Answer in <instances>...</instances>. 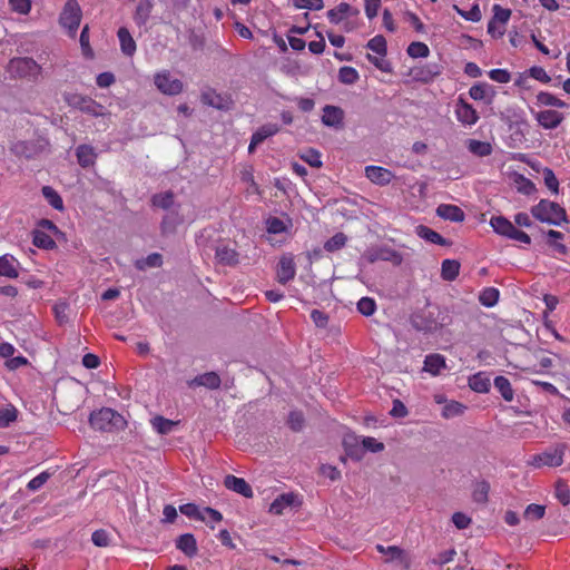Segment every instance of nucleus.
Returning <instances> with one entry per match:
<instances>
[{
	"label": "nucleus",
	"mask_w": 570,
	"mask_h": 570,
	"mask_svg": "<svg viewBox=\"0 0 570 570\" xmlns=\"http://www.w3.org/2000/svg\"><path fill=\"white\" fill-rule=\"evenodd\" d=\"M547 236L549 238V245L552 246L559 254L566 255L568 253V248L566 245L554 242L556 239H563V234L561 232L550 229L547 233Z\"/></svg>",
	"instance_id": "52"
},
{
	"label": "nucleus",
	"mask_w": 570,
	"mask_h": 570,
	"mask_svg": "<svg viewBox=\"0 0 570 570\" xmlns=\"http://www.w3.org/2000/svg\"><path fill=\"white\" fill-rule=\"evenodd\" d=\"M363 258L370 264L377 261L392 262L394 264H401L402 262L401 255L387 246L367 248L363 254Z\"/></svg>",
	"instance_id": "10"
},
{
	"label": "nucleus",
	"mask_w": 570,
	"mask_h": 570,
	"mask_svg": "<svg viewBox=\"0 0 570 570\" xmlns=\"http://www.w3.org/2000/svg\"><path fill=\"white\" fill-rule=\"evenodd\" d=\"M490 225L494 232L501 236L508 237L521 242L523 244H530V236L518 229L509 219L503 216H493L490 220Z\"/></svg>",
	"instance_id": "6"
},
{
	"label": "nucleus",
	"mask_w": 570,
	"mask_h": 570,
	"mask_svg": "<svg viewBox=\"0 0 570 570\" xmlns=\"http://www.w3.org/2000/svg\"><path fill=\"white\" fill-rule=\"evenodd\" d=\"M19 262L10 254L0 256V276L17 278Z\"/></svg>",
	"instance_id": "25"
},
{
	"label": "nucleus",
	"mask_w": 570,
	"mask_h": 570,
	"mask_svg": "<svg viewBox=\"0 0 570 570\" xmlns=\"http://www.w3.org/2000/svg\"><path fill=\"white\" fill-rule=\"evenodd\" d=\"M442 72V66L439 63H425L423 66H417L412 68L411 75L415 81L422 83H429L433 81V79L440 76Z\"/></svg>",
	"instance_id": "12"
},
{
	"label": "nucleus",
	"mask_w": 570,
	"mask_h": 570,
	"mask_svg": "<svg viewBox=\"0 0 570 570\" xmlns=\"http://www.w3.org/2000/svg\"><path fill=\"white\" fill-rule=\"evenodd\" d=\"M494 386L507 402H511L513 400L514 392L510 381L507 377L497 376L494 379Z\"/></svg>",
	"instance_id": "38"
},
{
	"label": "nucleus",
	"mask_w": 570,
	"mask_h": 570,
	"mask_svg": "<svg viewBox=\"0 0 570 570\" xmlns=\"http://www.w3.org/2000/svg\"><path fill=\"white\" fill-rule=\"evenodd\" d=\"M542 174H543L544 185L548 187V189L554 194H558L559 193V180L556 177L553 170L546 167L543 169Z\"/></svg>",
	"instance_id": "58"
},
{
	"label": "nucleus",
	"mask_w": 570,
	"mask_h": 570,
	"mask_svg": "<svg viewBox=\"0 0 570 570\" xmlns=\"http://www.w3.org/2000/svg\"><path fill=\"white\" fill-rule=\"evenodd\" d=\"M32 244L38 248L52 249L56 247V242L45 232L35 230Z\"/></svg>",
	"instance_id": "43"
},
{
	"label": "nucleus",
	"mask_w": 570,
	"mask_h": 570,
	"mask_svg": "<svg viewBox=\"0 0 570 570\" xmlns=\"http://www.w3.org/2000/svg\"><path fill=\"white\" fill-rule=\"evenodd\" d=\"M90 426L97 431L115 432L124 430L127 422L121 414L110 407H101L89 416Z\"/></svg>",
	"instance_id": "2"
},
{
	"label": "nucleus",
	"mask_w": 570,
	"mask_h": 570,
	"mask_svg": "<svg viewBox=\"0 0 570 570\" xmlns=\"http://www.w3.org/2000/svg\"><path fill=\"white\" fill-rule=\"evenodd\" d=\"M546 507L540 504H529L524 510L523 517L528 520H540L544 517Z\"/></svg>",
	"instance_id": "57"
},
{
	"label": "nucleus",
	"mask_w": 570,
	"mask_h": 570,
	"mask_svg": "<svg viewBox=\"0 0 570 570\" xmlns=\"http://www.w3.org/2000/svg\"><path fill=\"white\" fill-rule=\"evenodd\" d=\"M215 258L220 265L236 266L239 262V254L234 248L222 245L216 247Z\"/></svg>",
	"instance_id": "22"
},
{
	"label": "nucleus",
	"mask_w": 570,
	"mask_h": 570,
	"mask_svg": "<svg viewBox=\"0 0 570 570\" xmlns=\"http://www.w3.org/2000/svg\"><path fill=\"white\" fill-rule=\"evenodd\" d=\"M514 181L517 190L523 195L530 196L537 191L534 183L523 175H518Z\"/></svg>",
	"instance_id": "47"
},
{
	"label": "nucleus",
	"mask_w": 570,
	"mask_h": 570,
	"mask_svg": "<svg viewBox=\"0 0 570 570\" xmlns=\"http://www.w3.org/2000/svg\"><path fill=\"white\" fill-rule=\"evenodd\" d=\"M531 214L535 219L551 225L559 226L561 223L568 222L566 209L558 203L548 199H541L532 206Z\"/></svg>",
	"instance_id": "3"
},
{
	"label": "nucleus",
	"mask_w": 570,
	"mask_h": 570,
	"mask_svg": "<svg viewBox=\"0 0 570 570\" xmlns=\"http://www.w3.org/2000/svg\"><path fill=\"white\" fill-rule=\"evenodd\" d=\"M279 127L276 124H266L261 126L253 135L254 144H262L268 137L276 135Z\"/></svg>",
	"instance_id": "37"
},
{
	"label": "nucleus",
	"mask_w": 570,
	"mask_h": 570,
	"mask_svg": "<svg viewBox=\"0 0 570 570\" xmlns=\"http://www.w3.org/2000/svg\"><path fill=\"white\" fill-rule=\"evenodd\" d=\"M296 266L292 255H283L277 264L276 275L281 284H286L295 277Z\"/></svg>",
	"instance_id": "15"
},
{
	"label": "nucleus",
	"mask_w": 570,
	"mask_h": 570,
	"mask_svg": "<svg viewBox=\"0 0 570 570\" xmlns=\"http://www.w3.org/2000/svg\"><path fill=\"white\" fill-rule=\"evenodd\" d=\"M179 510L183 514H185L188 518L196 519L204 521L205 517L204 513H202L198 509V507L194 503H186L179 507Z\"/></svg>",
	"instance_id": "59"
},
{
	"label": "nucleus",
	"mask_w": 570,
	"mask_h": 570,
	"mask_svg": "<svg viewBox=\"0 0 570 570\" xmlns=\"http://www.w3.org/2000/svg\"><path fill=\"white\" fill-rule=\"evenodd\" d=\"M150 422L154 430L161 435L170 433L171 430L178 424V422L166 419L161 415L155 416Z\"/></svg>",
	"instance_id": "36"
},
{
	"label": "nucleus",
	"mask_w": 570,
	"mask_h": 570,
	"mask_svg": "<svg viewBox=\"0 0 570 570\" xmlns=\"http://www.w3.org/2000/svg\"><path fill=\"white\" fill-rule=\"evenodd\" d=\"M537 101L539 105H542V106H551V107H557V108L567 107V104L563 100L557 98L556 96H553L552 94L547 92V91H540L537 95Z\"/></svg>",
	"instance_id": "44"
},
{
	"label": "nucleus",
	"mask_w": 570,
	"mask_h": 570,
	"mask_svg": "<svg viewBox=\"0 0 570 570\" xmlns=\"http://www.w3.org/2000/svg\"><path fill=\"white\" fill-rule=\"evenodd\" d=\"M455 116L456 119L465 126H473L479 120V114L474 109V107L469 104L465 99L462 97L458 98L456 105H455Z\"/></svg>",
	"instance_id": "11"
},
{
	"label": "nucleus",
	"mask_w": 570,
	"mask_h": 570,
	"mask_svg": "<svg viewBox=\"0 0 570 570\" xmlns=\"http://www.w3.org/2000/svg\"><path fill=\"white\" fill-rule=\"evenodd\" d=\"M91 541L96 547L105 548L110 544V537L105 529H99L92 533Z\"/></svg>",
	"instance_id": "60"
},
{
	"label": "nucleus",
	"mask_w": 570,
	"mask_h": 570,
	"mask_svg": "<svg viewBox=\"0 0 570 570\" xmlns=\"http://www.w3.org/2000/svg\"><path fill=\"white\" fill-rule=\"evenodd\" d=\"M220 377L216 372H207L200 375H197L193 381L191 385L196 386H205L210 390H216L220 386Z\"/></svg>",
	"instance_id": "31"
},
{
	"label": "nucleus",
	"mask_w": 570,
	"mask_h": 570,
	"mask_svg": "<svg viewBox=\"0 0 570 570\" xmlns=\"http://www.w3.org/2000/svg\"><path fill=\"white\" fill-rule=\"evenodd\" d=\"M445 367V357L443 355L433 353L425 356L423 370L432 375L440 374L441 370Z\"/></svg>",
	"instance_id": "29"
},
{
	"label": "nucleus",
	"mask_w": 570,
	"mask_h": 570,
	"mask_svg": "<svg viewBox=\"0 0 570 570\" xmlns=\"http://www.w3.org/2000/svg\"><path fill=\"white\" fill-rule=\"evenodd\" d=\"M366 59L383 72H392L391 62L385 60L384 57H376L371 53L366 55Z\"/></svg>",
	"instance_id": "64"
},
{
	"label": "nucleus",
	"mask_w": 570,
	"mask_h": 570,
	"mask_svg": "<svg viewBox=\"0 0 570 570\" xmlns=\"http://www.w3.org/2000/svg\"><path fill=\"white\" fill-rule=\"evenodd\" d=\"M176 548L184 552L188 558L197 554V541L191 533H185L176 539Z\"/></svg>",
	"instance_id": "24"
},
{
	"label": "nucleus",
	"mask_w": 570,
	"mask_h": 570,
	"mask_svg": "<svg viewBox=\"0 0 570 570\" xmlns=\"http://www.w3.org/2000/svg\"><path fill=\"white\" fill-rule=\"evenodd\" d=\"M492 20L500 23H507L511 17V10L502 8L500 4H494Z\"/></svg>",
	"instance_id": "63"
},
{
	"label": "nucleus",
	"mask_w": 570,
	"mask_h": 570,
	"mask_svg": "<svg viewBox=\"0 0 570 570\" xmlns=\"http://www.w3.org/2000/svg\"><path fill=\"white\" fill-rule=\"evenodd\" d=\"M151 206L168 210L175 203V194L171 190L153 195L150 199Z\"/></svg>",
	"instance_id": "32"
},
{
	"label": "nucleus",
	"mask_w": 570,
	"mask_h": 570,
	"mask_svg": "<svg viewBox=\"0 0 570 570\" xmlns=\"http://www.w3.org/2000/svg\"><path fill=\"white\" fill-rule=\"evenodd\" d=\"M470 387L478 393H487L490 390V379L482 373L474 374L469 380Z\"/></svg>",
	"instance_id": "39"
},
{
	"label": "nucleus",
	"mask_w": 570,
	"mask_h": 570,
	"mask_svg": "<svg viewBox=\"0 0 570 570\" xmlns=\"http://www.w3.org/2000/svg\"><path fill=\"white\" fill-rule=\"evenodd\" d=\"M344 111L341 107L326 105L323 108L322 122L335 129H341L344 126Z\"/></svg>",
	"instance_id": "16"
},
{
	"label": "nucleus",
	"mask_w": 570,
	"mask_h": 570,
	"mask_svg": "<svg viewBox=\"0 0 570 570\" xmlns=\"http://www.w3.org/2000/svg\"><path fill=\"white\" fill-rule=\"evenodd\" d=\"M18 411L14 406L0 409V428H7L17 420Z\"/></svg>",
	"instance_id": "54"
},
{
	"label": "nucleus",
	"mask_w": 570,
	"mask_h": 570,
	"mask_svg": "<svg viewBox=\"0 0 570 570\" xmlns=\"http://www.w3.org/2000/svg\"><path fill=\"white\" fill-rule=\"evenodd\" d=\"M42 196L46 198V200L58 210L63 209V200L61 196L57 193L56 189H53L51 186H43L41 189Z\"/></svg>",
	"instance_id": "42"
},
{
	"label": "nucleus",
	"mask_w": 570,
	"mask_h": 570,
	"mask_svg": "<svg viewBox=\"0 0 570 570\" xmlns=\"http://www.w3.org/2000/svg\"><path fill=\"white\" fill-rule=\"evenodd\" d=\"M365 176L372 183L381 186L390 184L394 178V174L391 170L379 166L365 167Z\"/></svg>",
	"instance_id": "20"
},
{
	"label": "nucleus",
	"mask_w": 570,
	"mask_h": 570,
	"mask_svg": "<svg viewBox=\"0 0 570 570\" xmlns=\"http://www.w3.org/2000/svg\"><path fill=\"white\" fill-rule=\"evenodd\" d=\"M297 497L294 493H283L278 495L271 504L269 512L273 514H282L284 509L292 507Z\"/></svg>",
	"instance_id": "30"
},
{
	"label": "nucleus",
	"mask_w": 570,
	"mask_h": 570,
	"mask_svg": "<svg viewBox=\"0 0 570 570\" xmlns=\"http://www.w3.org/2000/svg\"><path fill=\"white\" fill-rule=\"evenodd\" d=\"M453 9L465 20L478 22L481 20L482 14L478 3H474L469 11L462 10L456 4L453 6Z\"/></svg>",
	"instance_id": "51"
},
{
	"label": "nucleus",
	"mask_w": 570,
	"mask_h": 570,
	"mask_svg": "<svg viewBox=\"0 0 570 570\" xmlns=\"http://www.w3.org/2000/svg\"><path fill=\"white\" fill-rule=\"evenodd\" d=\"M386 556H387V559H386L387 562L399 561L403 566L404 569H409L411 566V560H410L409 556L405 553L404 550H402L401 548H399L396 546L387 547Z\"/></svg>",
	"instance_id": "34"
},
{
	"label": "nucleus",
	"mask_w": 570,
	"mask_h": 570,
	"mask_svg": "<svg viewBox=\"0 0 570 570\" xmlns=\"http://www.w3.org/2000/svg\"><path fill=\"white\" fill-rule=\"evenodd\" d=\"M81 21V10L77 0H68L60 13L59 22L70 33H75Z\"/></svg>",
	"instance_id": "7"
},
{
	"label": "nucleus",
	"mask_w": 570,
	"mask_h": 570,
	"mask_svg": "<svg viewBox=\"0 0 570 570\" xmlns=\"http://www.w3.org/2000/svg\"><path fill=\"white\" fill-rule=\"evenodd\" d=\"M566 444H558L532 458L531 464L535 468L541 466H560L563 462Z\"/></svg>",
	"instance_id": "8"
},
{
	"label": "nucleus",
	"mask_w": 570,
	"mask_h": 570,
	"mask_svg": "<svg viewBox=\"0 0 570 570\" xmlns=\"http://www.w3.org/2000/svg\"><path fill=\"white\" fill-rule=\"evenodd\" d=\"M469 95L473 100H482L485 104H491L497 92L493 86L487 82H476L470 88Z\"/></svg>",
	"instance_id": "17"
},
{
	"label": "nucleus",
	"mask_w": 570,
	"mask_h": 570,
	"mask_svg": "<svg viewBox=\"0 0 570 570\" xmlns=\"http://www.w3.org/2000/svg\"><path fill=\"white\" fill-rule=\"evenodd\" d=\"M416 234L422 239L440 246H450L452 244L449 239L444 238L438 232L424 225H419L416 227Z\"/></svg>",
	"instance_id": "26"
},
{
	"label": "nucleus",
	"mask_w": 570,
	"mask_h": 570,
	"mask_svg": "<svg viewBox=\"0 0 570 570\" xmlns=\"http://www.w3.org/2000/svg\"><path fill=\"white\" fill-rule=\"evenodd\" d=\"M154 8V0H139L134 13V21L141 27L147 23Z\"/></svg>",
	"instance_id": "27"
},
{
	"label": "nucleus",
	"mask_w": 570,
	"mask_h": 570,
	"mask_svg": "<svg viewBox=\"0 0 570 570\" xmlns=\"http://www.w3.org/2000/svg\"><path fill=\"white\" fill-rule=\"evenodd\" d=\"M460 263L455 259H444L441 266V277L444 281L452 282L454 281L460 273Z\"/></svg>",
	"instance_id": "33"
},
{
	"label": "nucleus",
	"mask_w": 570,
	"mask_h": 570,
	"mask_svg": "<svg viewBox=\"0 0 570 570\" xmlns=\"http://www.w3.org/2000/svg\"><path fill=\"white\" fill-rule=\"evenodd\" d=\"M500 297V292L495 287H487L484 288L480 295L479 301L485 307H493Z\"/></svg>",
	"instance_id": "41"
},
{
	"label": "nucleus",
	"mask_w": 570,
	"mask_h": 570,
	"mask_svg": "<svg viewBox=\"0 0 570 570\" xmlns=\"http://www.w3.org/2000/svg\"><path fill=\"white\" fill-rule=\"evenodd\" d=\"M489 491H490V483L485 480L479 482L476 485H475V489L473 491V500L476 502V503H487L488 502V495H489Z\"/></svg>",
	"instance_id": "50"
},
{
	"label": "nucleus",
	"mask_w": 570,
	"mask_h": 570,
	"mask_svg": "<svg viewBox=\"0 0 570 570\" xmlns=\"http://www.w3.org/2000/svg\"><path fill=\"white\" fill-rule=\"evenodd\" d=\"M406 52L412 58H426L430 49L424 42L414 41L409 45Z\"/></svg>",
	"instance_id": "49"
},
{
	"label": "nucleus",
	"mask_w": 570,
	"mask_h": 570,
	"mask_svg": "<svg viewBox=\"0 0 570 570\" xmlns=\"http://www.w3.org/2000/svg\"><path fill=\"white\" fill-rule=\"evenodd\" d=\"M68 308L69 304L67 302H58L53 305L55 317L60 325L68 322Z\"/></svg>",
	"instance_id": "61"
},
{
	"label": "nucleus",
	"mask_w": 570,
	"mask_h": 570,
	"mask_svg": "<svg viewBox=\"0 0 570 570\" xmlns=\"http://www.w3.org/2000/svg\"><path fill=\"white\" fill-rule=\"evenodd\" d=\"M346 242L347 237L344 233H336L334 236H332L330 239L325 242L324 249L330 253L340 250L345 246Z\"/></svg>",
	"instance_id": "46"
},
{
	"label": "nucleus",
	"mask_w": 570,
	"mask_h": 570,
	"mask_svg": "<svg viewBox=\"0 0 570 570\" xmlns=\"http://www.w3.org/2000/svg\"><path fill=\"white\" fill-rule=\"evenodd\" d=\"M366 47L381 57L387 53L386 40L382 35H377L368 40Z\"/></svg>",
	"instance_id": "45"
},
{
	"label": "nucleus",
	"mask_w": 570,
	"mask_h": 570,
	"mask_svg": "<svg viewBox=\"0 0 570 570\" xmlns=\"http://www.w3.org/2000/svg\"><path fill=\"white\" fill-rule=\"evenodd\" d=\"M468 149L475 156L485 157L491 155L492 146L490 142L470 139L468 142Z\"/></svg>",
	"instance_id": "40"
},
{
	"label": "nucleus",
	"mask_w": 570,
	"mask_h": 570,
	"mask_svg": "<svg viewBox=\"0 0 570 570\" xmlns=\"http://www.w3.org/2000/svg\"><path fill=\"white\" fill-rule=\"evenodd\" d=\"M436 215L445 220L461 223L465 218L464 212L456 205L441 204L436 207Z\"/></svg>",
	"instance_id": "21"
},
{
	"label": "nucleus",
	"mask_w": 570,
	"mask_h": 570,
	"mask_svg": "<svg viewBox=\"0 0 570 570\" xmlns=\"http://www.w3.org/2000/svg\"><path fill=\"white\" fill-rule=\"evenodd\" d=\"M465 409H466V406L463 405L462 403L452 401L451 403H448L443 407L442 416L445 419L454 417V416L463 414Z\"/></svg>",
	"instance_id": "55"
},
{
	"label": "nucleus",
	"mask_w": 570,
	"mask_h": 570,
	"mask_svg": "<svg viewBox=\"0 0 570 570\" xmlns=\"http://www.w3.org/2000/svg\"><path fill=\"white\" fill-rule=\"evenodd\" d=\"M305 423L304 415L301 411H292L288 414L287 424L289 429L294 432H299L303 430Z\"/></svg>",
	"instance_id": "53"
},
{
	"label": "nucleus",
	"mask_w": 570,
	"mask_h": 570,
	"mask_svg": "<svg viewBox=\"0 0 570 570\" xmlns=\"http://www.w3.org/2000/svg\"><path fill=\"white\" fill-rule=\"evenodd\" d=\"M301 158L309 166L315 168H320L323 165L321 160V154L313 148L308 149L304 155L301 156Z\"/></svg>",
	"instance_id": "62"
},
{
	"label": "nucleus",
	"mask_w": 570,
	"mask_h": 570,
	"mask_svg": "<svg viewBox=\"0 0 570 570\" xmlns=\"http://www.w3.org/2000/svg\"><path fill=\"white\" fill-rule=\"evenodd\" d=\"M70 106L80 109L81 111L89 114L91 116L101 115L102 106L96 102L94 99L89 97H85L81 95H73L68 99Z\"/></svg>",
	"instance_id": "13"
},
{
	"label": "nucleus",
	"mask_w": 570,
	"mask_h": 570,
	"mask_svg": "<svg viewBox=\"0 0 570 570\" xmlns=\"http://www.w3.org/2000/svg\"><path fill=\"white\" fill-rule=\"evenodd\" d=\"M117 37L120 42V49L127 57H132L136 52V41L131 37L129 30L126 27H120L117 31Z\"/></svg>",
	"instance_id": "28"
},
{
	"label": "nucleus",
	"mask_w": 570,
	"mask_h": 570,
	"mask_svg": "<svg viewBox=\"0 0 570 570\" xmlns=\"http://www.w3.org/2000/svg\"><path fill=\"white\" fill-rule=\"evenodd\" d=\"M360 76L355 68L344 66L338 70V80L344 85H354Z\"/></svg>",
	"instance_id": "48"
},
{
	"label": "nucleus",
	"mask_w": 570,
	"mask_h": 570,
	"mask_svg": "<svg viewBox=\"0 0 570 570\" xmlns=\"http://www.w3.org/2000/svg\"><path fill=\"white\" fill-rule=\"evenodd\" d=\"M534 117L538 124L544 129H556L564 120L562 112L552 109L538 111Z\"/></svg>",
	"instance_id": "14"
},
{
	"label": "nucleus",
	"mask_w": 570,
	"mask_h": 570,
	"mask_svg": "<svg viewBox=\"0 0 570 570\" xmlns=\"http://www.w3.org/2000/svg\"><path fill=\"white\" fill-rule=\"evenodd\" d=\"M157 89L168 96H176L183 91L184 85L179 79L171 78L169 71H163L155 75L154 79Z\"/></svg>",
	"instance_id": "9"
},
{
	"label": "nucleus",
	"mask_w": 570,
	"mask_h": 570,
	"mask_svg": "<svg viewBox=\"0 0 570 570\" xmlns=\"http://www.w3.org/2000/svg\"><path fill=\"white\" fill-rule=\"evenodd\" d=\"M224 485L228 489V490H232L245 498H253V490H252V487L249 485V483L243 479V478H237L235 475H232V474H228L225 476L224 479Z\"/></svg>",
	"instance_id": "18"
},
{
	"label": "nucleus",
	"mask_w": 570,
	"mask_h": 570,
	"mask_svg": "<svg viewBox=\"0 0 570 570\" xmlns=\"http://www.w3.org/2000/svg\"><path fill=\"white\" fill-rule=\"evenodd\" d=\"M360 10L353 8L346 2H341L335 8L327 11V18L331 23L338 24L345 20L348 16H357Z\"/></svg>",
	"instance_id": "19"
},
{
	"label": "nucleus",
	"mask_w": 570,
	"mask_h": 570,
	"mask_svg": "<svg viewBox=\"0 0 570 570\" xmlns=\"http://www.w3.org/2000/svg\"><path fill=\"white\" fill-rule=\"evenodd\" d=\"M76 157H77L78 164L82 168H88V167L95 165L96 159H97V154L92 146L82 144L76 148Z\"/></svg>",
	"instance_id": "23"
},
{
	"label": "nucleus",
	"mask_w": 570,
	"mask_h": 570,
	"mask_svg": "<svg viewBox=\"0 0 570 570\" xmlns=\"http://www.w3.org/2000/svg\"><path fill=\"white\" fill-rule=\"evenodd\" d=\"M357 311L364 316H371L376 311V303L371 297H362L357 302Z\"/></svg>",
	"instance_id": "56"
},
{
	"label": "nucleus",
	"mask_w": 570,
	"mask_h": 570,
	"mask_svg": "<svg viewBox=\"0 0 570 570\" xmlns=\"http://www.w3.org/2000/svg\"><path fill=\"white\" fill-rule=\"evenodd\" d=\"M410 323L417 332L434 334L450 326L453 317L448 307L428 303L424 308L411 315Z\"/></svg>",
	"instance_id": "1"
},
{
	"label": "nucleus",
	"mask_w": 570,
	"mask_h": 570,
	"mask_svg": "<svg viewBox=\"0 0 570 570\" xmlns=\"http://www.w3.org/2000/svg\"><path fill=\"white\" fill-rule=\"evenodd\" d=\"M49 147V140L45 137H37L30 140H18L11 144L10 151L19 158L35 159L43 154Z\"/></svg>",
	"instance_id": "4"
},
{
	"label": "nucleus",
	"mask_w": 570,
	"mask_h": 570,
	"mask_svg": "<svg viewBox=\"0 0 570 570\" xmlns=\"http://www.w3.org/2000/svg\"><path fill=\"white\" fill-rule=\"evenodd\" d=\"M7 71L13 78L36 81L41 72V67L30 57H17L9 61Z\"/></svg>",
	"instance_id": "5"
},
{
	"label": "nucleus",
	"mask_w": 570,
	"mask_h": 570,
	"mask_svg": "<svg viewBox=\"0 0 570 570\" xmlns=\"http://www.w3.org/2000/svg\"><path fill=\"white\" fill-rule=\"evenodd\" d=\"M202 101L205 105L214 107L219 110L228 109V100L216 94L215 91L204 92L202 95Z\"/></svg>",
	"instance_id": "35"
}]
</instances>
